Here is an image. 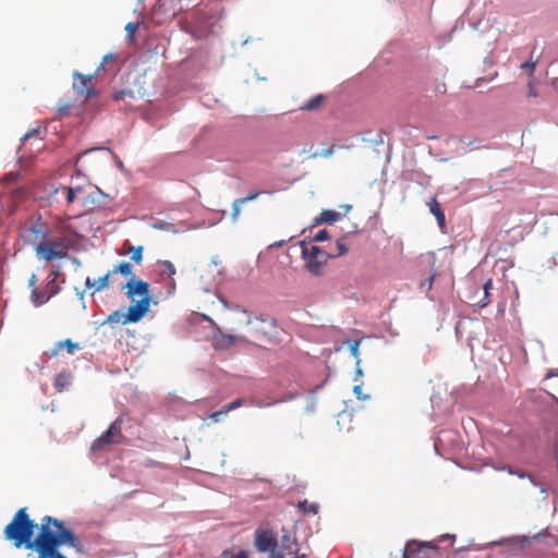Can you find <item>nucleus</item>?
I'll list each match as a JSON object with an SVG mask.
<instances>
[{
  "label": "nucleus",
  "mask_w": 558,
  "mask_h": 558,
  "mask_svg": "<svg viewBox=\"0 0 558 558\" xmlns=\"http://www.w3.org/2000/svg\"><path fill=\"white\" fill-rule=\"evenodd\" d=\"M357 350H359V343L355 342L354 344L351 345V352L354 356L357 355Z\"/></svg>",
  "instance_id": "obj_47"
},
{
  "label": "nucleus",
  "mask_w": 558,
  "mask_h": 558,
  "mask_svg": "<svg viewBox=\"0 0 558 558\" xmlns=\"http://www.w3.org/2000/svg\"><path fill=\"white\" fill-rule=\"evenodd\" d=\"M133 93L132 90H118V92H114L113 94V99L116 101H119V100H122L125 96H132Z\"/></svg>",
  "instance_id": "obj_37"
},
{
  "label": "nucleus",
  "mask_w": 558,
  "mask_h": 558,
  "mask_svg": "<svg viewBox=\"0 0 558 558\" xmlns=\"http://www.w3.org/2000/svg\"><path fill=\"white\" fill-rule=\"evenodd\" d=\"M50 234V227L40 216L29 217L20 227V235L34 248Z\"/></svg>",
  "instance_id": "obj_5"
},
{
  "label": "nucleus",
  "mask_w": 558,
  "mask_h": 558,
  "mask_svg": "<svg viewBox=\"0 0 558 558\" xmlns=\"http://www.w3.org/2000/svg\"><path fill=\"white\" fill-rule=\"evenodd\" d=\"M302 257L305 262V269L314 276H320L327 260L332 257L331 253H327L316 245H306L302 243Z\"/></svg>",
  "instance_id": "obj_6"
},
{
  "label": "nucleus",
  "mask_w": 558,
  "mask_h": 558,
  "mask_svg": "<svg viewBox=\"0 0 558 558\" xmlns=\"http://www.w3.org/2000/svg\"><path fill=\"white\" fill-rule=\"evenodd\" d=\"M117 60V54L114 53H107L104 58L100 64L98 65L96 72L99 73L101 70H104L105 65L109 62H113Z\"/></svg>",
  "instance_id": "obj_31"
},
{
  "label": "nucleus",
  "mask_w": 558,
  "mask_h": 558,
  "mask_svg": "<svg viewBox=\"0 0 558 558\" xmlns=\"http://www.w3.org/2000/svg\"><path fill=\"white\" fill-rule=\"evenodd\" d=\"M47 522H52V525L57 529V536H58V548L62 544H68L72 547H75L77 544V538L74 535V533L64 527L63 522L59 521L58 519L51 518L49 515H46Z\"/></svg>",
  "instance_id": "obj_14"
},
{
  "label": "nucleus",
  "mask_w": 558,
  "mask_h": 558,
  "mask_svg": "<svg viewBox=\"0 0 558 558\" xmlns=\"http://www.w3.org/2000/svg\"><path fill=\"white\" fill-rule=\"evenodd\" d=\"M240 340L242 339L236 336L220 333L215 337V347L217 349H228Z\"/></svg>",
  "instance_id": "obj_18"
},
{
  "label": "nucleus",
  "mask_w": 558,
  "mask_h": 558,
  "mask_svg": "<svg viewBox=\"0 0 558 558\" xmlns=\"http://www.w3.org/2000/svg\"><path fill=\"white\" fill-rule=\"evenodd\" d=\"M427 206L429 208V211L435 216L437 223L441 230L446 228V216L442 211L439 202L436 197L430 198L427 202Z\"/></svg>",
  "instance_id": "obj_15"
},
{
  "label": "nucleus",
  "mask_w": 558,
  "mask_h": 558,
  "mask_svg": "<svg viewBox=\"0 0 558 558\" xmlns=\"http://www.w3.org/2000/svg\"><path fill=\"white\" fill-rule=\"evenodd\" d=\"M20 179V172L17 171H11L7 174H4L0 182L7 187H10L11 185L15 184Z\"/></svg>",
  "instance_id": "obj_27"
},
{
  "label": "nucleus",
  "mask_w": 558,
  "mask_h": 558,
  "mask_svg": "<svg viewBox=\"0 0 558 558\" xmlns=\"http://www.w3.org/2000/svg\"><path fill=\"white\" fill-rule=\"evenodd\" d=\"M299 544L295 537L284 534L280 542H277L276 548L270 558H307L305 554H299Z\"/></svg>",
  "instance_id": "obj_11"
},
{
  "label": "nucleus",
  "mask_w": 558,
  "mask_h": 558,
  "mask_svg": "<svg viewBox=\"0 0 558 558\" xmlns=\"http://www.w3.org/2000/svg\"><path fill=\"white\" fill-rule=\"evenodd\" d=\"M49 299H50V295H48L47 292H39L38 289L32 290V300L36 306L44 304Z\"/></svg>",
  "instance_id": "obj_28"
},
{
  "label": "nucleus",
  "mask_w": 558,
  "mask_h": 558,
  "mask_svg": "<svg viewBox=\"0 0 558 558\" xmlns=\"http://www.w3.org/2000/svg\"><path fill=\"white\" fill-rule=\"evenodd\" d=\"M325 96L319 94V95H316L314 96L313 98H311L308 101H306L302 107L301 109L302 110H306V111H313V110H317L322 107V105L324 104L325 101Z\"/></svg>",
  "instance_id": "obj_22"
},
{
  "label": "nucleus",
  "mask_w": 558,
  "mask_h": 558,
  "mask_svg": "<svg viewBox=\"0 0 558 558\" xmlns=\"http://www.w3.org/2000/svg\"><path fill=\"white\" fill-rule=\"evenodd\" d=\"M47 522L46 517L41 520V526L38 535L32 541L31 549H35L38 556L35 558H56L60 553L58 550L57 530L53 531Z\"/></svg>",
  "instance_id": "obj_3"
},
{
  "label": "nucleus",
  "mask_w": 558,
  "mask_h": 558,
  "mask_svg": "<svg viewBox=\"0 0 558 558\" xmlns=\"http://www.w3.org/2000/svg\"><path fill=\"white\" fill-rule=\"evenodd\" d=\"M328 238H329V234H328L327 230H320L315 234L314 240L317 242H322V241L327 240Z\"/></svg>",
  "instance_id": "obj_39"
},
{
  "label": "nucleus",
  "mask_w": 558,
  "mask_h": 558,
  "mask_svg": "<svg viewBox=\"0 0 558 558\" xmlns=\"http://www.w3.org/2000/svg\"><path fill=\"white\" fill-rule=\"evenodd\" d=\"M111 275L112 272L109 271L98 280H92L89 277H87L85 284L87 288H95L96 292L102 291L109 287V278Z\"/></svg>",
  "instance_id": "obj_19"
},
{
  "label": "nucleus",
  "mask_w": 558,
  "mask_h": 558,
  "mask_svg": "<svg viewBox=\"0 0 558 558\" xmlns=\"http://www.w3.org/2000/svg\"><path fill=\"white\" fill-rule=\"evenodd\" d=\"M65 349L69 354H73L80 349L78 343L73 342L71 339L59 341L54 344L53 349L49 351V356L56 357L61 350Z\"/></svg>",
  "instance_id": "obj_16"
},
{
  "label": "nucleus",
  "mask_w": 558,
  "mask_h": 558,
  "mask_svg": "<svg viewBox=\"0 0 558 558\" xmlns=\"http://www.w3.org/2000/svg\"><path fill=\"white\" fill-rule=\"evenodd\" d=\"M357 375L361 376L362 375V371L361 369H357Z\"/></svg>",
  "instance_id": "obj_51"
},
{
  "label": "nucleus",
  "mask_w": 558,
  "mask_h": 558,
  "mask_svg": "<svg viewBox=\"0 0 558 558\" xmlns=\"http://www.w3.org/2000/svg\"><path fill=\"white\" fill-rule=\"evenodd\" d=\"M438 547L432 542L409 541L402 558H439Z\"/></svg>",
  "instance_id": "obj_10"
},
{
  "label": "nucleus",
  "mask_w": 558,
  "mask_h": 558,
  "mask_svg": "<svg viewBox=\"0 0 558 558\" xmlns=\"http://www.w3.org/2000/svg\"><path fill=\"white\" fill-rule=\"evenodd\" d=\"M558 376V368L549 369L546 374V378H551Z\"/></svg>",
  "instance_id": "obj_45"
},
{
  "label": "nucleus",
  "mask_w": 558,
  "mask_h": 558,
  "mask_svg": "<svg viewBox=\"0 0 558 558\" xmlns=\"http://www.w3.org/2000/svg\"><path fill=\"white\" fill-rule=\"evenodd\" d=\"M72 381V374L63 371L56 375L53 386L58 392H63Z\"/></svg>",
  "instance_id": "obj_17"
},
{
  "label": "nucleus",
  "mask_w": 558,
  "mask_h": 558,
  "mask_svg": "<svg viewBox=\"0 0 558 558\" xmlns=\"http://www.w3.org/2000/svg\"><path fill=\"white\" fill-rule=\"evenodd\" d=\"M517 475H518L519 477H521V478H523V477H525V476H526V475H525V473H523V472H517Z\"/></svg>",
  "instance_id": "obj_50"
},
{
  "label": "nucleus",
  "mask_w": 558,
  "mask_h": 558,
  "mask_svg": "<svg viewBox=\"0 0 558 558\" xmlns=\"http://www.w3.org/2000/svg\"><path fill=\"white\" fill-rule=\"evenodd\" d=\"M341 215L340 213L336 210H329L325 209L320 213L318 217L315 218L314 222L315 225L320 223H333L340 219Z\"/></svg>",
  "instance_id": "obj_20"
},
{
  "label": "nucleus",
  "mask_w": 558,
  "mask_h": 558,
  "mask_svg": "<svg viewBox=\"0 0 558 558\" xmlns=\"http://www.w3.org/2000/svg\"><path fill=\"white\" fill-rule=\"evenodd\" d=\"M124 439L125 437L122 434V420L117 418L101 436L92 442L90 450L93 452H100L111 445L122 444Z\"/></svg>",
  "instance_id": "obj_8"
},
{
  "label": "nucleus",
  "mask_w": 558,
  "mask_h": 558,
  "mask_svg": "<svg viewBox=\"0 0 558 558\" xmlns=\"http://www.w3.org/2000/svg\"><path fill=\"white\" fill-rule=\"evenodd\" d=\"M159 274L165 279H172L177 274L174 265L170 260H158Z\"/></svg>",
  "instance_id": "obj_21"
},
{
  "label": "nucleus",
  "mask_w": 558,
  "mask_h": 558,
  "mask_svg": "<svg viewBox=\"0 0 558 558\" xmlns=\"http://www.w3.org/2000/svg\"><path fill=\"white\" fill-rule=\"evenodd\" d=\"M126 295L130 299H134L135 295H140V301H146V313L150 306V294H149V284L141 279H136L135 277H131L129 282L125 284Z\"/></svg>",
  "instance_id": "obj_12"
},
{
  "label": "nucleus",
  "mask_w": 558,
  "mask_h": 558,
  "mask_svg": "<svg viewBox=\"0 0 558 558\" xmlns=\"http://www.w3.org/2000/svg\"><path fill=\"white\" fill-rule=\"evenodd\" d=\"M348 252V247L345 246L344 242L342 240L337 241V252L331 253L332 257L335 256H341L344 255Z\"/></svg>",
  "instance_id": "obj_34"
},
{
  "label": "nucleus",
  "mask_w": 558,
  "mask_h": 558,
  "mask_svg": "<svg viewBox=\"0 0 558 558\" xmlns=\"http://www.w3.org/2000/svg\"><path fill=\"white\" fill-rule=\"evenodd\" d=\"M529 87H530V89H529V96H533V97H535V96H536V93H535V90H534V88H533L532 84H530V85H529Z\"/></svg>",
  "instance_id": "obj_48"
},
{
  "label": "nucleus",
  "mask_w": 558,
  "mask_h": 558,
  "mask_svg": "<svg viewBox=\"0 0 558 558\" xmlns=\"http://www.w3.org/2000/svg\"><path fill=\"white\" fill-rule=\"evenodd\" d=\"M37 281H38L37 276L35 274H32V276L28 279V287L32 288V290L36 289Z\"/></svg>",
  "instance_id": "obj_43"
},
{
  "label": "nucleus",
  "mask_w": 558,
  "mask_h": 558,
  "mask_svg": "<svg viewBox=\"0 0 558 558\" xmlns=\"http://www.w3.org/2000/svg\"><path fill=\"white\" fill-rule=\"evenodd\" d=\"M78 180V175L76 180L71 178L69 185L57 187L54 193L64 198L66 206L78 203L84 210L93 211L97 206L96 197L100 195V191L85 177L81 179L82 182H77Z\"/></svg>",
  "instance_id": "obj_1"
},
{
  "label": "nucleus",
  "mask_w": 558,
  "mask_h": 558,
  "mask_svg": "<svg viewBox=\"0 0 558 558\" xmlns=\"http://www.w3.org/2000/svg\"><path fill=\"white\" fill-rule=\"evenodd\" d=\"M112 274H121L125 277H133L132 276V265L128 262H122L119 265H117L112 270Z\"/></svg>",
  "instance_id": "obj_26"
},
{
  "label": "nucleus",
  "mask_w": 558,
  "mask_h": 558,
  "mask_svg": "<svg viewBox=\"0 0 558 558\" xmlns=\"http://www.w3.org/2000/svg\"><path fill=\"white\" fill-rule=\"evenodd\" d=\"M38 135V131H32V132H28L26 133L23 137H22V141L25 142L34 136H37Z\"/></svg>",
  "instance_id": "obj_44"
},
{
  "label": "nucleus",
  "mask_w": 558,
  "mask_h": 558,
  "mask_svg": "<svg viewBox=\"0 0 558 558\" xmlns=\"http://www.w3.org/2000/svg\"><path fill=\"white\" fill-rule=\"evenodd\" d=\"M278 539L276 535L268 530H256L255 547L259 553H268L269 557L276 548Z\"/></svg>",
  "instance_id": "obj_13"
},
{
  "label": "nucleus",
  "mask_w": 558,
  "mask_h": 558,
  "mask_svg": "<svg viewBox=\"0 0 558 558\" xmlns=\"http://www.w3.org/2000/svg\"><path fill=\"white\" fill-rule=\"evenodd\" d=\"M434 279L435 275H430L424 282H422V288L426 287L427 290H430L433 287Z\"/></svg>",
  "instance_id": "obj_41"
},
{
  "label": "nucleus",
  "mask_w": 558,
  "mask_h": 558,
  "mask_svg": "<svg viewBox=\"0 0 558 558\" xmlns=\"http://www.w3.org/2000/svg\"><path fill=\"white\" fill-rule=\"evenodd\" d=\"M536 62L534 61H525L521 64V69L526 71L530 75H533L535 71Z\"/></svg>",
  "instance_id": "obj_35"
},
{
  "label": "nucleus",
  "mask_w": 558,
  "mask_h": 558,
  "mask_svg": "<svg viewBox=\"0 0 558 558\" xmlns=\"http://www.w3.org/2000/svg\"><path fill=\"white\" fill-rule=\"evenodd\" d=\"M36 523L27 513L26 508H21L13 515L11 522L4 527L3 534L7 541L12 542L14 547L31 549Z\"/></svg>",
  "instance_id": "obj_2"
},
{
  "label": "nucleus",
  "mask_w": 558,
  "mask_h": 558,
  "mask_svg": "<svg viewBox=\"0 0 558 558\" xmlns=\"http://www.w3.org/2000/svg\"><path fill=\"white\" fill-rule=\"evenodd\" d=\"M441 538H454V535L445 534L441 536Z\"/></svg>",
  "instance_id": "obj_49"
},
{
  "label": "nucleus",
  "mask_w": 558,
  "mask_h": 558,
  "mask_svg": "<svg viewBox=\"0 0 558 558\" xmlns=\"http://www.w3.org/2000/svg\"><path fill=\"white\" fill-rule=\"evenodd\" d=\"M244 403H245V400L242 398H239V399L226 404L225 409H226L227 413H229L230 411H233V410L242 407Z\"/></svg>",
  "instance_id": "obj_33"
},
{
  "label": "nucleus",
  "mask_w": 558,
  "mask_h": 558,
  "mask_svg": "<svg viewBox=\"0 0 558 558\" xmlns=\"http://www.w3.org/2000/svg\"><path fill=\"white\" fill-rule=\"evenodd\" d=\"M241 205H243L242 201H240L239 198L235 199L233 203H232V213H231V219L232 221H236L240 217V214H241Z\"/></svg>",
  "instance_id": "obj_30"
},
{
  "label": "nucleus",
  "mask_w": 558,
  "mask_h": 558,
  "mask_svg": "<svg viewBox=\"0 0 558 558\" xmlns=\"http://www.w3.org/2000/svg\"><path fill=\"white\" fill-rule=\"evenodd\" d=\"M72 76L73 89L80 98H83L84 101H88L98 96L99 92L95 86V81L98 76L97 72L90 75H85L75 71Z\"/></svg>",
  "instance_id": "obj_9"
},
{
  "label": "nucleus",
  "mask_w": 558,
  "mask_h": 558,
  "mask_svg": "<svg viewBox=\"0 0 558 558\" xmlns=\"http://www.w3.org/2000/svg\"><path fill=\"white\" fill-rule=\"evenodd\" d=\"M332 153H333V147H330L329 149L323 150L319 155L323 157H329L332 155Z\"/></svg>",
  "instance_id": "obj_46"
},
{
  "label": "nucleus",
  "mask_w": 558,
  "mask_h": 558,
  "mask_svg": "<svg viewBox=\"0 0 558 558\" xmlns=\"http://www.w3.org/2000/svg\"><path fill=\"white\" fill-rule=\"evenodd\" d=\"M167 280H168V282H167L168 293L173 294L177 289L175 279L172 278V279H167Z\"/></svg>",
  "instance_id": "obj_40"
},
{
  "label": "nucleus",
  "mask_w": 558,
  "mask_h": 558,
  "mask_svg": "<svg viewBox=\"0 0 558 558\" xmlns=\"http://www.w3.org/2000/svg\"><path fill=\"white\" fill-rule=\"evenodd\" d=\"M58 275H59L58 270H52L49 275L50 280L47 283L46 292L48 293V295H50V298L59 292V287L57 284Z\"/></svg>",
  "instance_id": "obj_24"
},
{
  "label": "nucleus",
  "mask_w": 558,
  "mask_h": 558,
  "mask_svg": "<svg viewBox=\"0 0 558 558\" xmlns=\"http://www.w3.org/2000/svg\"><path fill=\"white\" fill-rule=\"evenodd\" d=\"M262 192L251 191L245 197L239 198L243 204L255 201Z\"/></svg>",
  "instance_id": "obj_36"
},
{
  "label": "nucleus",
  "mask_w": 558,
  "mask_h": 558,
  "mask_svg": "<svg viewBox=\"0 0 558 558\" xmlns=\"http://www.w3.org/2000/svg\"><path fill=\"white\" fill-rule=\"evenodd\" d=\"M493 289V280L492 279H488L484 286H483V290H484V296L482 300H480L477 302V305L480 307H485L488 305V303L490 302V290Z\"/></svg>",
  "instance_id": "obj_25"
},
{
  "label": "nucleus",
  "mask_w": 558,
  "mask_h": 558,
  "mask_svg": "<svg viewBox=\"0 0 558 558\" xmlns=\"http://www.w3.org/2000/svg\"><path fill=\"white\" fill-rule=\"evenodd\" d=\"M226 414H228V413H227V411H226V409H225V407H223L221 410H219V411H215V412L210 413L209 417H210L214 422H219L220 417H221L222 415H226Z\"/></svg>",
  "instance_id": "obj_38"
},
{
  "label": "nucleus",
  "mask_w": 558,
  "mask_h": 558,
  "mask_svg": "<svg viewBox=\"0 0 558 558\" xmlns=\"http://www.w3.org/2000/svg\"><path fill=\"white\" fill-rule=\"evenodd\" d=\"M353 392L355 393L356 398L360 400H365L367 397L362 395V387L356 385L353 388Z\"/></svg>",
  "instance_id": "obj_42"
},
{
  "label": "nucleus",
  "mask_w": 558,
  "mask_h": 558,
  "mask_svg": "<svg viewBox=\"0 0 558 558\" xmlns=\"http://www.w3.org/2000/svg\"><path fill=\"white\" fill-rule=\"evenodd\" d=\"M138 29V24L137 23H128L126 26H125V31L128 33V37L131 41L134 40L135 38V34Z\"/></svg>",
  "instance_id": "obj_32"
},
{
  "label": "nucleus",
  "mask_w": 558,
  "mask_h": 558,
  "mask_svg": "<svg viewBox=\"0 0 558 558\" xmlns=\"http://www.w3.org/2000/svg\"><path fill=\"white\" fill-rule=\"evenodd\" d=\"M299 509L305 514H316L318 511V505L303 500L299 502Z\"/></svg>",
  "instance_id": "obj_29"
},
{
  "label": "nucleus",
  "mask_w": 558,
  "mask_h": 558,
  "mask_svg": "<svg viewBox=\"0 0 558 558\" xmlns=\"http://www.w3.org/2000/svg\"><path fill=\"white\" fill-rule=\"evenodd\" d=\"M146 314V301H137L135 304L129 306L128 313L114 311L107 316L102 325H110L116 327L118 325H126L129 323L138 322Z\"/></svg>",
  "instance_id": "obj_7"
},
{
  "label": "nucleus",
  "mask_w": 558,
  "mask_h": 558,
  "mask_svg": "<svg viewBox=\"0 0 558 558\" xmlns=\"http://www.w3.org/2000/svg\"><path fill=\"white\" fill-rule=\"evenodd\" d=\"M124 246L126 247V252L128 253H131V259L135 263V264H141L142 260H143V246L138 245V246H133L131 244H124Z\"/></svg>",
  "instance_id": "obj_23"
},
{
  "label": "nucleus",
  "mask_w": 558,
  "mask_h": 558,
  "mask_svg": "<svg viewBox=\"0 0 558 558\" xmlns=\"http://www.w3.org/2000/svg\"><path fill=\"white\" fill-rule=\"evenodd\" d=\"M71 246L70 239L65 236L53 239L46 238L35 247L34 251L39 259L52 262L68 257Z\"/></svg>",
  "instance_id": "obj_4"
}]
</instances>
